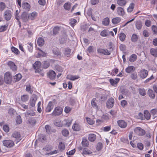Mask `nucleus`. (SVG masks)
<instances>
[{"instance_id":"f257e3e1","label":"nucleus","mask_w":157,"mask_h":157,"mask_svg":"<svg viewBox=\"0 0 157 157\" xmlns=\"http://www.w3.org/2000/svg\"><path fill=\"white\" fill-rule=\"evenodd\" d=\"M148 75V71L144 69H142L138 72V75L140 78L144 79L146 78Z\"/></svg>"},{"instance_id":"f03ea898","label":"nucleus","mask_w":157,"mask_h":157,"mask_svg":"<svg viewBox=\"0 0 157 157\" xmlns=\"http://www.w3.org/2000/svg\"><path fill=\"white\" fill-rule=\"evenodd\" d=\"M2 143L4 146L8 148L12 147L14 145V142L10 140H5L2 141Z\"/></svg>"},{"instance_id":"7ed1b4c3","label":"nucleus","mask_w":157,"mask_h":157,"mask_svg":"<svg viewBox=\"0 0 157 157\" xmlns=\"http://www.w3.org/2000/svg\"><path fill=\"white\" fill-rule=\"evenodd\" d=\"M12 76L10 73L9 72H6L4 75V80L6 83L10 84L12 81Z\"/></svg>"},{"instance_id":"20e7f679","label":"nucleus","mask_w":157,"mask_h":157,"mask_svg":"<svg viewBox=\"0 0 157 157\" xmlns=\"http://www.w3.org/2000/svg\"><path fill=\"white\" fill-rule=\"evenodd\" d=\"M63 110L61 107L57 106L55 108L51 114L55 116H59L62 113Z\"/></svg>"},{"instance_id":"39448f33","label":"nucleus","mask_w":157,"mask_h":157,"mask_svg":"<svg viewBox=\"0 0 157 157\" xmlns=\"http://www.w3.org/2000/svg\"><path fill=\"white\" fill-rule=\"evenodd\" d=\"M134 132L136 134L141 136L144 135L145 133V130L139 127L136 128L134 129Z\"/></svg>"},{"instance_id":"423d86ee","label":"nucleus","mask_w":157,"mask_h":157,"mask_svg":"<svg viewBox=\"0 0 157 157\" xmlns=\"http://www.w3.org/2000/svg\"><path fill=\"white\" fill-rule=\"evenodd\" d=\"M12 17V13L10 10H7L4 12V17L6 21L10 20Z\"/></svg>"},{"instance_id":"0eeeda50","label":"nucleus","mask_w":157,"mask_h":157,"mask_svg":"<svg viewBox=\"0 0 157 157\" xmlns=\"http://www.w3.org/2000/svg\"><path fill=\"white\" fill-rule=\"evenodd\" d=\"M98 52L103 55L109 56L110 55L111 52L108 51L107 49L99 48L97 50Z\"/></svg>"},{"instance_id":"6e6552de","label":"nucleus","mask_w":157,"mask_h":157,"mask_svg":"<svg viewBox=\"0 0 157 157\" xmlns=\"http://www.w3.org/2000/svg\"><path fill=\"white\" fill-rule=\"evenodd\" d=\"M118 126L121 128H125L127 125V123L123 120H119L117 121Z\"/></svg>"},{"instance_id":"1a4fd4ad","label":"nucleus","mask_w":157,"mask_h":157,"mask_svg":"<svg viewBox=\"0 0 157 157\" xmlns=\"http://www.w3.org/2000/svg\"><path fill=\"white\" fill-rule=\"evenodd\" d=\"M7 65L12 71H15L17 70V67L13 62L9 61L7 63Z\"/></svg>"},{"instance_id":"9d476101","label":"nucleus","mask_w":157,"mask_h":157,"mask_svg":"<svg viewBox=\"0 0 157 157\" xmlns=\"http://www.w3.org/2000/svg\"><path fill=\"white\" fill-rule=\"evenodd\" d=\"M114 102V99L113 98H109L106 103V106L107 108H112L113 106Z\"/></svg>"},{"instance_id":"9b49d317","label":"nucleus","mask_w":157,"mask_h":157,"mask_svg":"<svg viewBox=\"0 0 157 157\" xmlns=\"http://www.w3.org/2000/svg\"><path fill=\"white\" fill-rule=\"evenodd\" d=\"M12 137L17 139V143L19 142L21 140V139H20L21 137V135L19 132L17 131H15L13 132L12 135Z\"/></svg>"},{"instance_id":"f8f14e48","label":"nucleus","mask_w":157,"mask_h":157,"mask_svg":"<svg viewBox=\"0 0 157 157\" xmlns=\"http://www.w3.org/2000/svg\"><path fill=\"white\" fill-rule=\"evenodd\" d=\"M21 18L24 22L27 21L29 19V15L27 12H23L21 15Z\"/></svg>"},{"instance_id":"ddd939ff","label":"nucleus","mask_w":157,"mask_h":157,"mask_svg":"<svg viewBox=\"0 0 157 157\" xmlns=\"http://www.w3.org/2000/svg\"><path fill=\"white\" fill-rule=\"evenodd\" d=\"M56 73L53 70H50L48 74V77L51 79H54L56 77Z\"/></svg>"},{"instance_id":"4468645a","label":"nucleus","mask_w":157,"mask_h":157,"mask_svg":"<svg viewBox=\"0 0 157 157\" xmlns=\"http://www.w3.org/2000/svg\"><path fill=\"white\" fill-rule=\"evenodd\" d=\"M53 104L52 101H50L46 108L45 111L46 112H49L53 108Z\"/></svg>"},{"instance_id":"2eb2a0df","label":"nucleus","mask_w":157,"mask_h":157,"mask_svg":"<svg viewBox=\"0 0 157 157\" xmlns=\"http://www.w3.org/2000/svg\"><path fill=\"white\" fill-rule=\"evenodd\" d=\"M117 14L120 16H123L124 14V11L123 8L118 7L117 9Z\"/></svg>"},{"instance_id":"dca6fc26","label":"nucleus","mask_w":157,"mask_h":157,"mask_svg":"<svg viewBox=\"0 0 157 157\" xmlns=\"http://www.w3.org/2000/svg\"><path fill=\"white\" fill-rule=\"evenodd\" d=\"M72 128L74 131H78L80 129V126L78 123L75 122L73 125Z\"/></svg>"},{"instance_id":"f3484780","label":"nucleus","mask_w":157,"mask_h":157,"mask_svg":"<svg viewBox=\"0 0 157 157\" xmlns=\"http://www.w3.org/2000/svg\"><path fill=\"white\" fill-rule=\"evenodd\" d=\"M22 7L25 10L29 11L30 9V6L28 2H24L22 4Z\"/></svg>"},{"instance_id":"a211bd4d","label":"nucleus","mask_w":157,"mask_h":157,"mask_svg":"<svg viewBox=\"0 0 157 157\" xmlns=\"http://www.w3.org/2000/svg\"><path fill=\"white\" fill-rule=\"evenodd\" d=\"M80 78L78 75H68L67 76V78L70 80L74 81L79 78Z\"/></svg>"},{"instance_id":"6ab92c4d","label":"nucleus","mask_w":157,"mask_h":157,"mask_svg":"<svg viewBox=\"0 0 157 157\" xmlns=\"http://www.w3.org/2000/svg\"><path fill=\"white\" fill-rule=\"evenodd\" d=\"M44 39L42 37L39 38L37 40V44L39 46H42L44 44Z\"/></svg>"},{"instance_id":"aec40b11","label":"nucleus","mask_w":157,"mask_h":157,"mask_svg":"<svg viewBox=\"0 0 157 157\" xmlns=\"http://www.w3.org/2000/svg\"><path fill=\"white\" fill-rule=\"evenodd\" d=\"M134 70H135V68L132 66H129L125 69V71L128 73H130Z\"/></svg>"},{"instance_id":"412c9836","label":"nucleus","mask_w":157,"mask_h":157,"mask_svg":"<svg viewBox=\"0 0 157 157\" xmlns=\"http://www.w3.org/2000/svg\"><path fill=\"white\" fill-rule=\"evenodd\" d=\"M37 13L36 12L34 11L33 12L29 14V19L31 20H34L35 18L37 17Z\"/></svg>"},{"instance_id":"4be33fe9","label":"nucleus","mask_w":157,"mask_h":157,"mask_svg":"<svg viewBox=\"0 0 157 157\" xmlns=\"http://www.w3.org/2000/svg\"><path fill=\"white\" fill-rule=\"evenodd\" d=\"M96 135L94 134H90L89 135L88 140L91 142H93L96 139Z\"/></svg>"},{"instance_id":"5701e85b","label":"nucleus","mask_w":157,"mask_h":157,"mask_svg":"<svg viewBox=\"0 0 157 157\" xmlns=\"http://www.w3.org/2000/svg\"><path fill=\"white\" fill-rule=\"evenodd\" d=\"M121 19L119 17H116L113 18L112 20V22L113 24L116 25L120 22Z\"/></svg>"},{"instance_id":"b1692460","label":"nucleus","mask_w":157,"mask_h":157,"mask_svg":"<svg viewBox=\"0 0 157 157\" xmlns=\"http://www.w3.org/2000/svg\"><path fill=\"white\" fill-rule=\"evenodd\" d=\"M71 49L69 48H67L65 49L63 53L65 56H67V57H69L71 55Z\"/></svg>"},{"instance_id":"393cba45","label":"nucleus","mask_w":157,"mask_h":157,"mask_svg":"<svg viewBox=\"0 0 157 157\" xmlns=\"http://www.w3.org/2000/svg\"><path fill=\"white\" fill-rule=\"evenodd\" d=\"M137 56L136 54H132L129 57V61L130 62L132 63L135 61L137 59Z\"/></svg>"},{"instance_id":"a878e982","label":"nucleus","mask_w":157,"mask_h":157,"mask_svg":"<svg viewBox=\"0 0 157 157\" xmlns=\"http://www.w3.org/2000/svg\"><path fill=\"white\" fill-rule=\"evenodd\" d=\"M117 3L120 6H123L126 4L127 1L126 0H117Z\"/></svg>"},{"instance_id":"bb28decb","label":"nucleus","mask_w":157,"mask_h":157,"mask_svg":"<svg viewBox=\"0 0 157 157\" xmlns=\"http://www.w3.org/2000/svg\"><path fill=\"white\" fill-rule=\"evenodd\" d=\"M100 34L103 37L107 36L109 35V31L107 30L104 29L101 31Z\"/></svg>"},{"instance_id":"cd10ccee","label":"nucleus","mask_w":157,"mask_h":157,"mask_svg":"<svg viewBox=\"0 0 157 157\" xmlns=\"http://www.w3.org/2000/svg\"><path fill=\"white\" fill-rule=\"evenodd\" d=\"M96 102V99L95 98H93L91 101V104L93 108L98 109V106Z\"/></svg>"},{"instance_id":"c85d7f7f","label":"nucleus","mask_w":157,"mask_h":157,"mask_svg":"<svg viewBox=\"0 0 157 157\" xmlns=\"http://www.w3.org/2000/svg\"><path fill=\"white\" fill-rule=\"evenodd\" d=\"M109 20L108 17L104 18L102 21V24L105 26L109 25Z\"/></svg>"},{"instance_id":"c756f323","label":"nucleus","mask_w":157,"mask_h":157,"mask_svg":"<svg viewBox=\"0 0 157 157\" xmlns=\"http://www.w3.org/2000/svg\"><path fill=\"white\" fill-rule=\"evenodd\" d=\"M92 152L90 150L84 148L82 151V154L83 155H89L92 154Z\"/></svg>"},{"instance_id":"7c9ffc66","label":"nucleus","mask_w":157,"mask_h":157,"mask_svg":"<svg viewBox=\"0 0 157 157\" xmlns=\"http://www.w3.org/2000/svg\"><path fill=\"white\" fill-rule=\"evenodd\" d=\"M41 65V63L39 61H36L33 65V67L34 69L39 68Z\"/></svg>"},{"instance_id":"2f4dec72","label":"nucleus","mask_w":157,"mask_h":157,"mask_svg":"<svg viewBox=\"0 0 157 157\" xmlns=\"http://www.w3.org/2000/svg\"><path fill=\"white\" fill-rule=\"evenodd\" d=\"M144 116L147 120H149L151 117V114L147 110H145L144 112Z\"/></svg>"},{"instance_id":"473e14b6","label":"nucleus","mask_w":157,"mask_h":157,"mask_svg":"<svg viewBox=\"0 0 157 157\" xmlns=\"http://www.w3.org/2000/svg\"><path fill=\"white\" fill-rule=\"evenodd\" d=\"M60 28L58 26L55 27L53 30V33L54 35H55L59 33Z\"/></svg>"},{"instance_id":"72a5a7b5","label":"nucleus","mask_w":157,"mask_h":157,"mask_svg":"<svg viewBox=\"0 0 157 157\" xmlns=\"http://www.w3.org/2000/svg\"><path fill=\"white\" fill-rule=\"evenodd\" d=\"M135 4L133 3H130L129 6L127 8V10L128 12H131L132 11L134 8Z\"/></svg>"},{"instance_id":"f704fd0d","label":"nucleus","mask_w":157,"mask_h":157,"mask_svg":"<svg viewBox=\"0 0 157 157\" xmlns=\"http://www.w3.org/2000/svg\"><path fill=\"white\" fill-rule=\"evenodd\" d=\"M59 149L61 151H62L65 149V145L62 142H60L58 146Z\"/></svg>"},{"instance_id":"c9c22d12","label":"nucleus","mask_w":157,"mask_h":157,"mask_svg":"<svg viewBox=\"0 0 157 157\" xmlns=\"http://www.w3.org/2000/svg\"><path fill=\"white\" fill-rule=\"evenodd\" d=\"M36 99V98L31 99L29 101V104L32 107H34L35 106Z\"/></svg>"},{"instance_id":"e433bc0d","label":"nucleus","mask_w":157,"mask_h":157,"mask_svg":"<svg viewBox=\"0 0 157 157\" xmlns=\"http://www.w3.org/2000/svg\"><path fill=\"white\" fill-rule=\"evenodd\" d=\"M151 54L155 57L157 56V49L152 48L150 49Z\"/></svg>"},{"instance_id":"4c0bfd02","label":"nucleus","mask_w":157,"mask_h":157,"mask_svg":"<svg viewBox=\"0 0 157 157\" xmlns=\"http://www.w3.org/2000/svg\"><path fill=\"white\" fill-rule=\"evenodd\" d=\"M148 94L149 96L151 98L153 99L155 97V95L153 91L151 90H149L148 91Z\"/></svg>"},{"instance_id":"58836bf2","label":"nucleus","mask_w":157,"mask_h":157,"mask_svg":"<svg viewBox=\"0 0 157 157\" xmlns=\"http://www.w3.org/2000/svg\"><path fill=\"white\" fill-rule=\"evenodd\" d=\"M11 49L12 52L15 54L17 55L20 53V52L18 49L13 46L12 47Z\"/></svg>"},{"instance_id":"ea45409f","label":"nucleus","mask_w":157,"mask_h":157,"mask_svg":"<svg viewBox=\"0 0 157 157\" xmlns=\"http://www.w3.org/2000/svg\"><path fill=\"white\" fill-rule=\"evenodd\" d=\"M138 39L137 35L135 34H133L131 37V40L132 42H136Z\"/></svg>"},{"instance_id":"a19ab883","label":"nucleus","mask_w":157,"mask_h":157,"mask_svg":"<svg viewBox=\"0 0 157 157\" xmlns=\"http://www.w3.org/2000/svg\"><path fill=\"white\" fill-rule=\"evenodd\" d=\"M71 3L70 2H67L65 3L63 7L66 10H69L71 7Z\"/></svg>"},{"instance_id":"79ce46f5","label":"nucleus","mask_w":157,"mask_h":157,"mask_svg":"<svg viewBox=\"0 0 157 157\" xmlns=\"http://www.w3.org/2000/svg\"><path fill=\"white\" fill-rule=\"evenodd\" d=\"M22 78V75L21 74L19 73L14 76V78L15 79V81L17 82L19 81Z\"/></svg>"},{"instance_id":"37998d69","label":"nucleus","mask_w":157,"mask_h":157,"mask_svg":"<svg viewBox=\"0 0 157 157\" xmlns=\"http://www.w3.org/2000/svg\"><path fill=\"white\" fill-rule=\"evenodd\" d=\"M54 123L55 125L59 127H62L63 125V124L61 123L60 121L58 120H55Z\"/></svg>"},{"instance_id":"c03bdc74","label":"nucleus","mask_w":157,"mask_h":157,"mask_svg":"<svg viewBox=\"0 0 157 157\" xmlns=\"http://www.w3.org/2000/svg\"><path fill=\"white\" fill-rule=\"evenodd\" d=\"M126 35L124 33H121L119 35V39L122 41H123L125 40Z\"/></svg>"},{"instance_id":"a18cd8bd","label":"nucleus","mask_w":157,"mask_h":157,"mask_svg":"<svg viewBox=\"0 0 157 157\" xmlns=\"http://www.w3.org/2000/svg\"><path fill=\"white\" fill-rule=\"evenodd\" d=\"M151 115H153V118L157 117V109H153L151 110Z\"/></svg>"},{"instance_id":"49530a36","label":"nucleus","mask_w":157,"mask_h":157,"mask_svg":"<svg viewBox=\"0 0 157 157\" xmlns=\"http://www.w3.org/2000/svg\"><path fill=\"white\" fill-rule=\"evenodd\" d=\"M28 96L27 95H23L21 97V100L24 102L27 101L28 99Z\"/></svg>"},{"instance_id":"de8ad7c7","label":"nucleus","mask_w":157,"mask_h":157,"mask_svg":"<svg viewBox=\"0 0 157 157\" xmlns=\"http://www.w3.org/2000/svg\"><path fill=\"white\" fill-rule=\"evenodd\" d=\"M136 28L138 29H141L142 26L141 22L140 21L136 22Z\"/></svg>"},{"instance_id":"09e8293b","label":"nucleus","mask_w":157,"mask_h":157,"mask_svg":"<svg viewBox=\"0 0 157 157\" xmlns=\"http://www.w3.org/2000/svg\"><path fill=\"white\" fill-rule=\"evenodd\" d=\"M82 145L84 147H86L88 145V141L87 140L85 139H83L82 142Z\"/></svg>"},{"instance_id":"8fccbe9b","label":"nucleus","mask_w":157,"mask_h":157,"mask_svg":"<svg viewBox=\"0 0 157 157\" xmlns=\"http://www.w3.org/2000/svg\"><path fill=\"white\" fill-rule=\"evenodd\" d=\"M139 93L142 96H144L146 94V92L144 89L139 88L138 89Z\"/></svg>"},{"instance_id":"3c124183","label":"nucleus","mask_w":157,"mask_h":157,"mask_svg":"<svg viewBox=\"0 0 157 157\" xmlns=\"http://www.w3.org/2000/svg\"><path fill=\"white\" fill-rule=\"evenodd\" d=\"M27 44L28 45H27L28 51L30 52H32L33 50V45L31 43H28Z\"/></svg>"},{"instance_id":"603ef678","label":"nucleus","mask_w":157,"mask_h":157,"mask_svg":"<svg viewBox=\"0 0 157 157\" xmlns=\"http://www.w3.org/2000/svg\"><path fill=\"white\" fill-rule=\"evenodd\" d=\"M16 121L17 124H20L22 122V121L21 118V117L19 116H17L16 119Z\"/></svg>"},{"instance_id":"864d4df0","label":"nucleus","mask_w":157,"mask_h":157,"mask_svg":"<svg viewBox=\"0 0 157 157\" xmlns=\"http://www.w3.org/2000/svg\"><path fill=\"white\" fill-rule=\"evenodd\" d=\"M55 69L59 72H61L63 71L62 67L58 65H56L55 66Z\"/></svg>"},{"instance_id":"5fc2aeb1","label":"nucleus","mask_w":157,"mask_h":157,"mask_svg":"<svg viewBox=\"0 0 157 157\" xmlns=\"http://www.w3.org/2000/svg\"><path fill=\"white\" fill-rule=\"evenodd\" d=\"M50 66L49 63L47 61H44L43 63V67L44 68L46 69Z\"/></svg>"},{"instance_id":"6e6d98bb","label":"nucleus","mask_w":157,"mask_h":157,"mask_svg":"<svg viewBox=\"0 0 157 157\" xmlns=\"http://www.w3.org/2000/svg\"><path fill=\"white\" fill-rule=\"evenodd\" d=\"M86 121L90 125H93L94 123V121L92 119L88 117L86 118Z\"/></svg>"},{"instance_id":"4d7b16f0","label":"nucleus","mask_w":157,"mask_h":157,"mask_svg":"<svg viewBox=\"0 0 157 157\" xmlns=\"http://www.w3.org/2000/svg\"><path fill=\"white\" fill-rule=\"evenodd\" d=\"M131 78L133 80H135L137 78V75L136 72L133 73L131 74Z\"/></svg>"},{"instance_id":"13d9d810","label":"nucleus","mask_w":157,"mask_h":157,"mask_svg":"<svg viewBox=\"0 0 157 157\" xmlns=\"http://www.w3.org/2000/svg\"><path fill=\"white\" fill-rule=\"evenodd\" d=\"M5 4L3 2H0V10H3L6 8Z\"/></svg>"},{"instance_id":"bf43d9fd","label":"nucleus","mask_w":157,"mask_h":157,"mask_svg":"<svg viewBox=\"0 0 157 157\" xmlns=\"http://www.w3.org/2000/svg\"><path fill=\"white\" fill-rule=\"evenodd\" d=\"M26 90L30 94H32L33 92L32 90L31 89V86L30 85H29L26 86Z\"/></svg>"},{"instance_id":"052dcab7","label":"nucleus","mask_w":157,"mask_h":157,"mask_svg":"<svg viewBox=\"0 0 157 157\" xmlns=\"http://www.w3.org/2000/svg\"><path fill=\"white\" fill-rule=\"evenodd\" d=\"M102 144L101 143H98L97 144L96 147L97 150L98 151H100L102 149Z\"/></svg>"},{"instance_id":"680f3d73","label":"nucleus","mask_w":157,"mask_h":157,"mask_svg":"<svg viewBox=\"0 0 157 157\" xmlns=\"http://www.w3.org/2000/svg\"><path fill=\"white\" fill-rule=\"evenodd\" d=\"M19 12V11L16 10L15 13V18L17 21H19L20 18V17L18 15Z\"/></svg>"},{"instance_id":"e2e57ef3","label":"nucleus","mask_w":157,"mask_h":157,"mask_svg":"<svg viewBox=\"0 0 157 157\" xmlns=\"http://www.w3.org/2000/svg\"><path fill=\"white\" fill-rule=\"evenodd\" d=\"M110 126H107L103 128V130L104 132H107L110 131Z\"/></svg>"},{"instance_id":"0e129e2a","label":"nucleus","mask_w":157,"mask_h":157,"mask_svg":"<svg viewBox=\"0 0 157 157\" xmlns=\"http://www.w3.org/2000/svg\"><path fill=\"white\" fill-rule=\"evenodd\" d=\"M62 135L65 136H67L69 134V132L68 130L66 129H64L62 131Z\"/></svg>"},{"instance_id":"69168bd1","label":"nucleus","mask_w":157,"mask_h":157,"mask_svg":"<svg viewBox=\"0 0 157 157\" xmlns=\"http://www.w3.org/2000/svg\"><path fill=\"white\" fill-rule=\"evenodd\" d=\"M45 127L47 132L48 134L49 133H50L51 130L50 126L49 125L47 124L45 125Z\"/></svg>"},{"instance_id":"338daca9","label":"nucleus","mask_w":157,"mask_h":157,"mask_svg":"<svg viewBox=\"0 0 157 157\" xmlns=\"http://www.w3.org/2000/svg\"><path fill=\"white\" fill-rule=\"evenodd\" d=\"M109 82L113 86H115L117 85L116 82L113 79H110Z\"/></svg>"},{"instance_id":"774afa93","label":"nucleus","mask_w":157,"mask_h":157,"mask_svg":"<svg viewBox=\"0 0 157 157\" xmlns=\"http://www.w3.org/2000/svg\"><path fill=\"white\" fill-rule=\"evenodd\" d=\"M138 148L140 150H142L144 147L143 144L141 143H139L137 144Z\"/></svg>"}]
</instances>
